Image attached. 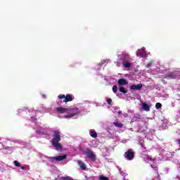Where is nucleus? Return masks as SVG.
<instances>
[{"label":"nucleus","instance_id":"obj_30","mask_svg":"<svg viewBox=\"0 0 180 180\" xmlns=\"http://www.w3.org/2000/svg\"><path fill=\"white\" fill-rule=\"evenodd\" d=\"M86 179L88 180V177H87V176H86Z\"/></svg>","mask_w":180,"mask_h":180},{"label":"nucleus","instance_id":"obj_14","mask_svg":"<svg viewBox=\"0 0 180 180\" xmlns=\"http://www.w3.org/2000/svg\"><path fill=\"white\" fill-rule=\"evenodd\" d=\"M77 115H78V112L66 115H65V118L68 119V118H70V117H74V116H77Z\"/></svg>","mask_w":180,"mask_h":180},{"label":"nucleus","instance_id":"obj_21","mask_svg":"<svg viewBox=\"0 0 180 180\" xmlns=\"http://www.w3.org/2000/svg\"><path fill=\"white\" fill-rule=\"evenodd\" d=\"M14 165H15V167H20V163H19V162H18V160H15L13 162Z\"/></svg>","mask_w":180,"mask_h":180},{"label":"nucleus","instance_id":"obj_18","mask_svg":"<svg viewBox=\"0 0 180 180\" xmlns=\"http://www.w3.org/2000/svg\"><path fill=\"white\" fill-rule=\"evenodd\" d=\"M155 108L157 109H161V108H162V104H161V103H157L155 104Z\"/></svg>","mask_w":180,"mask_h":180},{"label":"nucleus","instance_id":"obj_16","mask_svg":"<svg viewBox=\"0 0 180 180\" xmlns=\"http://www.w3.org/2000/svg\"><path fill=\"white\" fill-rule=\"evenodd\" d=\"M113 124L115 126V127H119L120 129H122V127H123V124L120 122H113Z\"/></svg>","mask_w":180,"mask_h":180},{"label":"nucleus","instance_id":"obj_15","mask_svg":"<svg viewBox=\"0 0 180 180\" xmlns=\"http://www.w3.org/2000/svg\"><path fill=\"white\" fill-rule=\"evenodd\" d=\"M91 137H92L93 139H96L98 137V134L95 131H91Z\"/></svg>","mask_w":180,"mask_h":180},{"label":"nucleus","instance_id":"obj_26","mask_svg":"<svg viewBox=\"0 0 180 180\" xmlns=\"http://www.w3.org/2000/svg\"><path fill=\"white\" fill-rule=\"evenodd\" d=\"M40 133H41V132H40V131H36L37 134H40Z\"/></svg>","mask_w":180,"mask_h":180},{"label":"nucleus","instance_id":"obj_3","mask_svg":"<svg viewBox=\"0 0 180 180\" xmlns=\"http://www.w3.org/2000/svg\"><path fill=\"white\" fill-rule=\"evenodd\" d=\"M180 72H172L165 75V79H176Z\"/></svg>","mask_w":180,"mask_h":180},{"label":"nucleus","instance_id":"obj_6","mask_svg":"<svg viewBox=\"0 0 180 180\" xmlns=\"http://www.w3.org/2000/svg\"><path fill=\"white\" fill-rule=\"evenodd\" d=\"M124 157L128 160V161H131L134 160V151L131 149H129L127 152L124 153Z\"/></svg>","mask_w":180,"mask_h":180},{"label":"nucleus","instance_id":"obj_10","mask_svg":"<svg viewBox=\"0 0 180 180\" xmlns=\"http://www.w3.org/2000/svg\"><path fill=\"white\" fill-rule=\"evenodd\" d=\"M78 165L80 167L82 171H86V165H85V163H84V162L79 160L77 162Z\"/></svg>","mask_w":180,"mask_h":180},{"label":"nucleus","instance_id":"obj_12","mask_svg":"<svg viewBox=\"0 0 180 180\" xmlns=\"http://www.w3.org/2000/svg\"><path fill=\"white\" fill-rule=\"evenodd\" d=\"M122 65L124 68H130V67H131V63H130V62H122Z\"/></svg>","mask_w":180,"mask_h":180},{"label":"nucleus","instance_id":"obj_11","mask_svg":"<svg viewBox=\"0 0 180 180\" xmlns=\"http://www.w3.org/2000/svg\"><path fill=\"white\" fill-rule=\"evenodd\" d=\"M142 109H143V110H146V112H150V105H148V104L143 103H142Z\"/></svg>","mask_w":180,"mask_h":180},{"label":"nucleus","instance_id":"obj_17","mask_svg":"<svg viewBox=\"0 0 180 180\" xmlns=\"http://www.w3.org/2000/svg\"><path fill=\"white\" fill-rule=\"evenodd\" d=\"M120 92H122V94H127V91L123 86L120 87Z\"/></svg>","mask_w":180,"mask_h":180},{"label":"nucleus","instance_id":"obj_9","mask_svg":"<svg viewBox=\"0 0 180 180\" xmlns=\"http://www.w3.org/2000/svg\"><path fill=\"white\" fill-rule=\"evenodd\" d=\"M143 88V84H138L136 85H131L130 86V89L132 91H141V89Z\"/></svg>","mask_w":180,"mask_h":180},{"label":"nucleus","instance_id":"obj_19","mask_svg":"<svg viewBox=\"0 0 180 180\" xmlns=\"http://www.w3.org/2000/svg\"><path fill=\"white\" fill-rule=\"evenodd\" d=\"M99 180H109V178L105 176H100Z\"/></svg>","mask_w":180,"mask_h":180},{"label":"nucleus","instance_id":"obj_2","mask_svg":"<svg viewBox=\"0 0 180 180\" xmlns=\"http://www.w3.org/2000/svg\"><path fill=\"white\" fill-rule=\"evenodd\" d=\"M58 99H63V101H61L60 103H63V102H65V103H67V102H72L74 101V96L72 94H67L65 96L64 94H60L58 96Z\"/></svg>","mask_w":180,"mask_h":180},{"label":"nucleus","instance_id":"obj_13","mask_svg":"<svg viewBox=\"0 0 180 180\" xmlns=\"http://www.w3.org/2000/svg\"><path fill=\"white\" fill-rule=\"evenodd\" d=\"M126 84H127V82L124 79H120L118 80L119 85H126Z\"/></svg>","mask_w":180,"mask_h":180},{"label":"nucleus","instance_id":"obj_8","mask_svg":"<svg viewBox=\"0 0 180 180\" xmlns=\"http://www.w3.org/2000/svg\"><path fill=\"white\" fill-rule=\"evenodd\" d=\"M121 60L122 63L130 62V56L127 53H122Z\"/></svg>","mask_w":180,"mask_h":180},{"label":"nucleus","instance_id":"obj_23","mask_svg":"<svg viewBox=\"0 0 180 180\" xmlns=\"http://www.w3.org/2000/svg\"><path fill=\"white\" fill-rule=\"evenodd\" d=\"M147 160H148V161H153V157L151 155H148Z\"/></svg>","mask_w":180,"mask_h":180},{"label":"nucleus","instance_id":"obj_7","mask_svg":"<svg viewBox=\"0 0 180 180\" xmlns=\"http://www.w3.org/2000/svg\"><path fill=\"white\" fill-rule=\"evenodd\" d=\"M56 110L57 112H58L59 113H67V112H71L72 110H78V108H61V107H58L56 108Z\"/></svg>","mask_w":180,"mask_h":180},{"label":"nucleus","instance_id":"obj_20","mask_svg":"<svg viewBox=\"0 0 180 180\" xmlns=\"http://www.w3.org/2000/svg\"><path fill=\"white\" fill-rule=\"evenodd\" d=\"M112 92H114V94H116V92H117V86H112Z\"/></svg>","mask_w":180,"mask_h":180},{"label":"nucleus","instance_id":"obj_29","mask_svg":"<svg viewBox=\"0 0 180 180\" xmlns=\"http://www.w3.org/2000/svg\"><path fill=\"white\" fill-rule=\"evenodd\" d=\"M42 96H43L44 98H46V96H45V95H43Z\"/></svg>","mask_w":180,"mask_h":180},{"label":"nucleus","instance_id":"obj_24","mask_svg":"<svg viewBox=\"0 0 180 180\" xmlns=\"http://www.w3.org/2000/svg\"><path fill=\"white\" fill-rule=\"evenodd\" d=\"M107 103H108V105H110V103H112V98H108L107 100Z\"/></svg>","mask_w":180,"mask_h":180},{"label":"nucleus","instance_id":"obj_1","mask_svg":"<svg viewBox=\"0 0 180 180\" xmlns=\"http://www.w3.org/2000/svg\"><path fill=\"white\" fill-rule=\"evenodd\" d=\"M60 141H61V134L59 131H54L51 143L56 151L63 148V145L60 143Z\"/></svg>","mask_w":180,"mask_h":180},{"label":"nucleus","instance_id":"obj_5","mask_svg":"<svg viewBox=\"0 0 180 180\" xmlns=\"http://www.w3.org/2000/svg\"><path fill=\"white\" fill-rule=\"evenodd\" d=\"M47 159L49 160V161H51V162H53L54 160L56 161H63V160H67V155H59L56 157H48Z\"/></svg>","mask_w":180,"mask_h":180},{"label":"nucleus","instance_id":"obj_27","mask_svg":"<svg viewBox=\"0 0 180 180\" xmlns=\"http://www.w3.org/2000/svg\"><path fill=\"white\" fill-rule=\"evenodd\" d=\"M117 113L118 115H120L122 113V111H118Z\"/></svg>","mask_w":180,"mask_h":180},{"label":"nucleus","instance_id":"obj_25","mask_svg":"<svg viewBox=\"0 0 180 180\" xmlns=\"http://www.w3.org/2000/svg\"><path fill=\"white\" fill-rule=\"evenodd\" d=\"M21 169H26V167L22 166V167H21Z\"/></svg>","mask_w":180,"mask_h":180},{"label":"nucleus","instance_id":"obj_28","mask_svg":"<svg viewBox=\"0 0 180 180\" xmlns=\"http://www.w3.org/2000/svg\"><path fill=\"white\" fill-rule=\"evenodd\" d=\"M139 54H140L139 52H138V53H136L137 57H139Z\"/></svg>","mask_w":180,"mask_h":180},{"label":"nucleus","instance_id":"obj_4","mask_svg":"<svg viewBox=\"0 0 180 180\" xmlns=\"http://www.w3.org/2000/svg\"><path fill=\"white\" fill-rule=\"evenodd\" d=\"M84 154L88 157V158H90L91 161H95L96 160V155L92 152L89 148H87L84 152Z\"/></svg>","mask_w":180,"mask_h":180},{"label":"nucleus","instance_id":"obj_22","mask_svg":"<svg viewBox=\"0 0 180 180\" xmlns=\"http://www.w3.org/2000/svg\"><path fill=\"white\" fill-rule=\"evenodd\" d=\"M151 65H153V61L148 63L146 65V67H147V68H150V67H151Z\"/></svg>","mask_w":180,"mask_h":180}]
</instances>
